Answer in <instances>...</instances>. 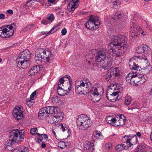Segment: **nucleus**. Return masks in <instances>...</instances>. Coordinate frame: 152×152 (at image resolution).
<instances>
[{"label": "nucleus", "instance_id": "obj_1", "mask_svg": "<svg viewBox=\"0 0 152 152\" xmlns=\"http://www.w3.org/2000/svg\"><path fill=\"white\" fill-rule=\"evenodd\" d=\"M127 40L124 35H113L109 47L112 50L113 53L117 57L123 56L127 48Z\"/></svg>", "mask_w": 152, "mask_h": 152}, {"label": "nucleus", "instance_id": "obj_2", "mask_svg": "<svg viewBox=\"0 0 152 152\" xmlns=\"http://www.w3.org/2000/svg\"><path fill=\"white\" fill-rule=\"evenodd\" d=\"M147 61L145 57L139 56L135 57L129 61V65L131 69L140 71L143 69L147 73H150L152 70V67L149 63H147Z\"/></svg>", "mask_w": 152, "mask_h": 152}, {"label": "nucleus", "instance_id": "obj_3", "mask_svg": "<svg viewBox=\"0 0 152 152\" xmlns=\"http://www.w3.org/2000/svg\"><path fill=\"white\" fill-rule=\"evenodd\" d=\"M109 54L107 49H102L97 51L95 58L96 62L104 69L110 67L111 65L112 58Z\"/></svg>", "mask_w": 152, "mask_h": 152}, {"label": "nucleus", "instance_id": "obj_4", "mask_svg": "<svg viewBox=\"0 0 152 152\" xmlns=\"http://www.w3.org/2000/svg\"><path fill=\"white\" fill-rule=\"evenodd\" d=\"M53 57V54L49 50L41 49L36 51L35 59L36 61H41L42 59L45 60L44 64L48 66L51 62Z\"/></svg>", "mask_w": 152, "mask_h": 152}, {"label": "nucleus", "instance_id": "obj_5", "mask_svg": "<svg viewBox=\"0 0 152 152\" xmlns=\"http://www.w3.org/2000/svg\"><path fill=\"white\" fill-rule=\"evenodd\" d=\"M126 80L127 83L131 84H134L139 85L145 82L146 80V77L143 75L138 73H131L127 75Z\"/></svg>", "mask_w": 152, "mask_h": 152}, {"label": "nucleus", "instance_id": "obj_6", "mask_svg": "<svg viewBox=\"0 0 152 152\" xmlns=\"http://www.w3.org/2000/svg\"><path fill=\"white\" fill-rule=\"evenodd\" d=\"M10 141L11 142L7 144V145L9 146H11L12 143L20 142L24 139V131L23 130H19L18 129H15L10 131Z\"/></svg>", "mask_w": 152, "mask_h": 152}, {"label": "nucleus", "instance_id": "obj_7", "mask_svg": "<svg viewBox=\"0 0 152 152\" xmlns=\"http://www.w3.org/2000/svg\"><path fill=\"white\" fill-rule=\"evenodd\" d=\"M75 90L78 94H83L84 89L89 90L91 86L90 81L86 78L82 80L80 79L77 80L75 81Z\"/></svg>", "mask_w": 152, "mask_h": 152}, {"label": "nucleus", "instance_id": "obj_8", "mask_svg": "<svg viewBox=\"0 0 152 152\" xmlns=\"http://www.w3.org/2000/svg\"><path fill=\"white\" fill-rule=\"evenodd\" d=\"M31 54L29 50H26L20 53L17 59L18 65H20L23 69L26 68L30 65V58Z\"/></svg>", "mask_w": 152, "mask_h": 152}, {"label": "nucleus", "instance_id": "obj_9", "mask_svg": "<svg viewBox=\"0 0 152 152\" xmlns=\"http://www.w3.org/2000/svg\"><path fill=\"white\" fill-rule=\"evenodd\" d=\"M120 88V85L116 83L111 84L108 87L106 96L109 100L112 102H114L118 99V94Z\"/></svg>", "mask_w": 152, "mask_h": 152}, {"label": "nucleus", "instance_id": "obj_10", "mask_svg": "<svg viewBox=\"0 0 152 152\" xmlns=\"http://www.w3.org/2000/svg\"><path fill=\"white\" fill-rule=\"evenodd\" d=\"M76 122L77 127L82 130L87 129L92 123L89 117L84 114L80 115L78 116Z\"/></svg>", "mask_w": 152, "mask_h": 152}, {"label": "nucleus", "instance_id": "obj_11", "mask_svg": "<svg viewBox=\"0 0 152 152\" xmlns=\"http://www.w3.org/2000/svg\"><path fill=\"white\" fill-rule=\"evenodd\" d=\"M102 89L101 88L91 87L89 89L88 92V98L93 102H97L99 101L101 99V95L99 94V90Z\"/></svg>", "mask_w": 152, "mask_h": 152}, {"label": "nucleus", "instance_id": "obj_12", "mask_svg": "<svg viewBox=\"0 0 152 152\" xmlns=\"http://www.w3.org/2000/svg\"><path fill=\"white\" fill-rule=\"evenodd\" d=\"M124 142L126 143V145L124 147L125 150H131L132 148L131 146L137 143V139L135 135H129V136L125 135L122 139Z\"/></svg>", "mask_w": 152, "mask_h": 152}, {"label": "nucleus", "instance_id": "obj_13", "mask_svg": "<svg viewBox=\"0 0 152 152\" xmlns=\"http://www.w3.org/2000/svg\"><path fill=\"white\" fill-rule=\"evenodd\" d=\"M13 27L11 25H6L4 28L0 27V36L3 38H9L14 34Z\"/></svg>", "mask_w": 152, "mask_h": 152}, {"label": "nucleus", "instance_id": "obj_14", "mask_svg": "<svg viewBox=\"0 0 152 152\" xmlns=\"http://www.w3.org/2000/svg\"><path fill=\"white\" fill-rule=\"evenodd\" d=\"M100 23L97 17L91 16L89 20L86 23L85 26L88 29L93 30L98 28Z\"/></svg>", "mask_w": 152, "mask_h": 152}, {"label": "nucleus", "instance_id": "obj_15", "mask_svg": "<svg viewBox=\"0 0 152 152\" xmlns=\"http://www.w3.org/2000/svg\"><path fill=\"white\" fill-rule=\"evenodd\" d=\"M64 77L61 78L58 84V87L57 91L58 94L61 96H64L68 92L66 90L64 89L63 87L64 86L63 84L64 83Z\"/></svg>", "mask_w": 152, "mask_h": 152}, {"label": "nucleus", "instance_id": "obj_16", "mask_svg": "<svg viewBox=\"0 0 152 152\" xmlns=\"http://www.w3.org/2000/svg\"><path fill=\"white\" fill-rule=\"evenodd\" d=\"M22 110V107L20 106H16L13 111V115L18 120L23 119L24 115Z\"/></svg>", "mask_w": 152, "mask_h": 152}, {"label": "nucleus", "instance_id": "obj_17", "mask_svg": "<svg viewBox=\"0 0 152 152\" xmlns=\"http://www.w3.org/2000/svg\"><path fill=\"white\" fill-rule=\"evenodd\" d=\"M59 129L62 130L63 132H64L66 129H68V128L66 124H62L59 125L58 126L56 127L54 129L53 128L52 133L57 139H58L56 134H58V130Z\"/></svg>", "mask_w": 152, "mask_h": 152}, {"label": "nucleus", "instance_id": "obj_18", "mask_svg": "<svg viewBox=\"0 0 152 152\" xmlns=\"http://www.w3.org/2000/svg\"><path fill=\"white\" fill-rule=\"evenodd\" d=\"M80 0H72L69 3L67 7L68 10L73 12L79 6Z\"/></svg>", "mask_w": 152, "mask_h": 152}, {"label": "nucleus", "instance_id": "obj_19", "mask_svg": "<svg viewBox=\"0 0 152 152\" xmlns=\"http://www.w3.org/2000/svg\"><path fill=\"white\" fill-rule=\"evenodd\" d=\"M134 152H152V148L146 145L138 146Z\"/></svg>", "mask_w": 152, "mask_h": 152}, {"label": "nucleus", "instance_id": "obj_20", "mask_svg": "<svg viewBox=\"0 0 152 152\" xmlns=\"http://www.w3.org/2000/svg\"><path fill=\"white\" fill-rule=\"evenodd\" d=\"M83 149L84 152H93L94 151L93 144L88 141L86 142L83 145Z\"/></svg>", "mask_w": 152, "mask_h": 152}, {"label": "nucleus", "instance_id": "obj_21", "mask_svg": "<svg viewBox=\"0 0 152 152\" xmlns=\"http://www.w3.org/2000/svg\"><path fill=\"white\" fill-rule=\"evenodd\" d=\"M141 28L135 23L132 22L129 26V31L131 33H137L140 31Z\"/></svg>", "mask_w": 152, "mask_h": 152}, {"label": "nucleus", "instance_id": "obj_22", "mask_svg": "<svg viewBox=\"0 0 152 152\" xmlns=\"http://www.w3.org/2000/svg\"><path fill=\"white\" fill-rule=\"evenodd\" d=\"M126 121V118L123 115H119L118 117H117L115 124L116 126H123L125 124Z\"/></svg>", "mask_w": 152, "mask_h": 152}, {"label": "nucleus", "instance_id": "obj_23", "mask_svg": "<svg viewBox=\"0 0 152 152\" xmlns=\"http://www.w3.org/2000/svg\"><path fill=\"white\" fill-rule=\"evenodd\" d=\"M64 115L63 112H58L56 115L53 116L55 123L60 122L63 118Z\"/></svg>", "mask_w": 152, "mask_h": 152}, {"label": "nucleus", "instance_id": "obj_24", "mask_svg": "<svg viewBox=\"0 0 152 152\" xmlns=\"http://www.w3.org/2000/svg\"><path fill=\"white\" fill-rule=\"evenodd\" d=\"M92 135L95 138L98 140H102L104 139L103 136L99 131H94L93 132Z\"/></svg>", "mask_w": 152, "mask_h": 152}, {"label": "nucleus", "instance_id": "obj_25", "mask_svg": "<svg viewBox=\"0 0 152 152\" xmlns=\"http://www.w3.org/2000/svg\"><path fill=\"white\" fill-rule=\"evenodd\" d=\"M40 70V67L39 66H36L32 67L28 72L29 75L33 76L35 73H37Z\"/></svg>", "mask_w": 152, "mask_h": 152}, {"label": "nucleus", "instance_id": "obj_26", "mask_svg": "<svg viewBox=\"0 0 152 152\" xmlns=\"http://www.w3.org/2000/svg\"><path fill=\"white\" fill-rule=\"evenodd\" d=\"M47 113L45 110L44 107H43L39 112L38 114V117L40 119H42L45 118L47 115Z\"/></svg>", "mask_w": 152, "mask_h": 152}, {"label": "nucleus", "instance_id": "obj_27", "mask_svg": "<svg viewBox=\"0 0 152 152\" xmlns=\"http://www.w3.org/2000/svg\"><path fill=\"white\" fill-rule=\"evenodd\" d=\"M113 76L118 77L120 75V71L117 67L111 68L109 69Z\"/></svg>", "mask_w": 152, "mask_h": 152}, {"label": "nucleus", "instance_id": "obj_28", "mask_svg": "<svg viewBox=\"0 0 152 152\" xmlns=\"http://www.w3.org/2000/svg\"><path fill=\"white\" fill-rule=\"evenodd\" d=\"M106 121L107 122L111 125L116 126L115 122L116 121V118L110 116H109L107 117Z\"/></svg>", "mask_w": 152, "mask_h": 152}, {"label": "nucleus", "instance_id": "obj_29", "mask_svg": "<svg viewBox=\"0 0 152 152\" xmlns=\"http://www.w3.org/2000/svg\"><path fill=\"white\" fill-rule=\"evenodd\" d=\"M142 47H143V53H144L146 56H148L151 51L150 48L148 45L145 44L142 45Z\"/></svg>", "mask_w": 152, "mask_h": 152}, {"label": "nucleus", "instance_id": "obj_30", "mask_svg": "<svg viewBox=\"0 0 152 152\" xmlns=\"http://www.w3.org/2000/svg\"><path fill=\"white\" fill-rule=\"evenodd\" d=\"M111 1L114 9H118L120 7L121 2L120 0H111Z\"/></svg>", "mask_w": 152, "mask_h": 152}, {"label": "nucleus", "instance_id": "obj_31", "mask_svg": "<svg viewBox=\"0 0 152 152\" xmlns=\"http://www.w3.org/2000/svg\"><path fill=\"white\" fill-rule=\"evenodd\" d=\"M14 151L17 152H28V149L27 147L22 146L20 148L15 149Z\"/></svg>", "mask_w": 152, "mask_h": 152}, {"label": "nucleus", "instance_id": "obj_32", "mask_svg": "<svg viewBox=\"0 0 152 152\" xmlns=\"http://www.w3.org/2000/svg\"><path fill=\"white\" fill-rule=\"evenodd\" d=\"M126 145L123 144H118L116 146L115 149L117 151H121L123 150L124 148V147Z\"/></svg>", "mask_w": 152, "mask_h": 152}, {"label": "nucleus", "instance_id": "obj_33", "mask_svg": "<svg viewBox=\"0 0 152 152\" xmlns=\"http://www.w3.org/2000/svg\"><path fill=\"white\" fill-rule=\"evenodd\" d=\"M45 109V110L46 111L47 114H52L53 113V106H48L46 107H44Z\"/></svg>", "mask_w": 152, "mask_h": 152}, {"label": "nucleus", "instance_id": "obj_34", "mask_svg": "<svg viewBox=\"0 0 152 152\" xmlns=\"http://www.w3.org/2000/svg\"><path fill=\"white\" fill-rule=\"evenodd\" d=\"M34 102V101L33 99L30 98L27 99L26 104L28 106L31 107L33 105Z\"/></svg>", "mask_w": 152, "mask_h": 152}, {"label": "nucleus", "instance_id": "obj_35", "mask_svg": "<svg viewBox=\"0 0 152 152\" xmlns=\"http://www.w3.org/2000/svg\"><path fill=\"white\" fill-rule=\"evenodd\" d=\"M34 26V24H31V25H28L27 26L25 27L24 29L23 30L24 31H30V30H32L33 27Z\"/></svg>", "mask_w": 152, "mask_h": 152}, {"label": "nucleus", "instance_id": "obj_36", "mask_svg": "<svg viewBox=\"0 0 152 152\" xmlns=\"http://www.w3.org/2000/svg\"><path fill=\"white\" fill-rule=\"evenodd\" d=\"M37 135L38 136L36 138V140L37 142L39 143L41 142L43 139V135L40 134L39 133H37Z\"/></svg>", "mask_w": 152, "mask_h": 152}, {"label": "nucleus", "instance_id": "obj_37", "mask_svg": "<svg viewBox=\"0 0 152 152\" xmlns=\"http://www.w3.org/2000/svg\"><path fill=\"white\" fill-rule=\"evenodd\" d=\"M113 77L112 75L111 74L109 70L107 73H106L105 76V78L107 80H108L111 77Z\"/></svg>", "mask_w": 152, "mask_h": 152}, {"label": "nucleus", "instance_id": "obj_38", "mask_svg": "<svg viewBox=\"0 0 152 152\" xmlns=\"http://www.w3.org/2000/svg\"><path fill=\"white\" fill-rule=\"evenodd\" d=\"M132 101V98L130 96H129L126 97L125 101V104L126 105H128Z\"/></svg>", "mask_w": 152, "mask_h": 152}, {"label": "nucleus", "instance_id": "obj_39", "mask_svg": "<svg viewBox=\"0 0 152 152\" xmlns=\"http://www.w3.org/2000/svg\"><path fill=\"white\" fill-rule=\"evenodd\" d=\"M58 145V147L61 148H64L66 146L65 142L64 141H61L59 142Z\"/></svg>", "mask_w": 152, "mask_h": 152}, {"label": "nucleus", "instance_id": "obj_40", "mask_svg": "<svg viewBox=\"0 0 152 152\" xmlns=\"http://www.w3.org/2000/svg\"><path fill=\"white\" fill-rule=\"evenodd\" d=\"M38 130L37 127H34L31 128L30 130L31 133L33 135L37 134Z\"/></svg>", "mask_w": 152, "mask_h": 152}, {"label": "nucleus", "instance_id": "obj_41", "mask_svg": "<svg viewBox=\"0 0 152 152\" xmlns=\"http://www.w3.org/2000/svg\"><path fill=\"white\" fill-rule=\"evenodd\" d=\"M136 50L137 53H143L142 45L140 46L137 47L136 48Z\"/></svg>", "mask_w": 152, "mask_h": 152}, {"label": "nucleus", "instance_id": "obj_42", "mask_svg": "<svg viewBox=\"0 0 152 152\" xmlns=\"http://www.w3.org/2000/svg\"><path fill=\"white\" fill-rule=\"evenodd\" d=\"M47 18L51 23L54 20L55 18L53 15V14H51L48 15Z\"/></svg>", "mask_w": 152, "mask_h": 152}, {"label": "nucleus", "instance_id": "obj_43", "mask_svg": "<svg viewBox=\"0 0 152 152\" xmlns=\"http://www.w3.org/2000/svg\"><path fill=\"white\" fill-rule=\"evenodd\" d=\"M53 113H58V112H60V109L58 107H56L55 106H53Z\"/></svg>", "mask_w": 152, "mask_h": 152}, {"label": "nucleus", "instance_id": "obj_44", "mask_svg": "<svg viewBox=\"0 0 152 152\" xmlns=\"http://www.w3.org/2000/svg\"><path fill=\"white\" fill-rule=\"evenodd\" d=\"M112 145L111 143L107 142L105 144V148L107 150H109L112 148Z\"/></svg>", "mask_w": 152, "mask_h": 152}, {"label": "nucleus", "instance_id": "obj_45", "mask_svg": "<svg viewBox=\"0 0 152 152\" xmlns=\"http://www.w3.org/2000/svg\"><path fill=\"white\" fill-rule=\"evenodd\" d=\"M41 23L45 25L48 24L50 23H51L50 21L47 18L45 19H44L41 21Z\"/></svg>", "mask_w": 152, "mask_h": 152}, {"label": "nucleus", "instance_id": "obj_46", "mask_svg": "<svg viewBox=\"0 0 152 152\" xmlns=\"http://www.w3.org/2000/svg\"><path fill=\"white\" fill-rule=\"evenodd\" d=\"M47 121L48 123L50 124H53L55 123L54 120H53V117L49 118L47 120Z\"/></svg>", "mask_w": 152, "mask_h": 152}, {"label": "nucleus", "instance_id": "obj_47", "mask_svg": "<svg viewBox=\"0 0 152 152\" xmlns=\"http://www.w3.org/2000/svg\"><path fill=\"white\" fill-rule=\"evenodd\" d=\"M59 98L56 96H54L53 97L52 101L55 103H57L58 102Z\"/></svg>", "mask_w": 152, "mask_h": 152}, {"label": "nucleus", "instance_id": "obj_48", "mask_svg": "<svg viewBox=\"0 0 152 152\" xmlns=\"http://www.w3.org/2000/svg\"><path fill=\"white\" fill-rule=\"evenodd\" d=\"M57 31V29L54 26L48 32V34L50 33L52 34Z\"/></svg>", "mask_w": 152, "mask_h": 152}, {"label": "nucleus", "instance_id": "obj_49", "mask_svg": "<svg viewBox=\"0 0 152 152\" xmlns=\"http://www.w3.org/2000/svg\"><path fill=\"white\" fill-rule=\"evenodd\" d=\"M67 32V30L66 28H64L62 29L61 31V35L62 36H64L66 34Z\"/></svg>", "mask_w": 152, "mask_h": 152}, {"label": "nucleus", "instance_id": "obj_50", "mask_svg": "<svg viewBox=\"0 0 152 152\" xmlns=\"http://www.w3.org/2000/svg\"><path fill=\"white\" fill-rule=\"evenodd\" d=\"M139 104L137 102H135L132 105V109L133 108H135L136 107H139Z\"/></svg>", "mask_w": 152, "mask_h": 152}, {"label": "nucleus", "instance_id": "obj_51", "mask_svg": "<svg viewBox=\"0 0 152 152\" xmlns=\"http://www.w3.org/2000/svg\"><path fill=\"white\" fill-rule=\"evenodd\" d=\"M55 0H48V2L45 5L46 6L48 7L50 6V4L49 3H53L55 1Z\"/></svg>", "mask_w": 152, "mask_h": 152}, {"label": "nucleus", "instance_id": "obj_52", "mask_svg": "<svg viewBox=\"0 0 152 152\" xmlns=\"http://www.w3.org/2000/svg\"><path fill=\"white\" fill-rule=\"evenodd\" d=\"M86 60L87 61H88V64H91V61H92V58L91 56L89 58H87L86 59Z\"/></svg>", "mask_w": 152, "mask_h": 152}, {"label": "nucleus", "instance_id": "obj_53", "mask_svg": "<svg viewBox=\"0 0 152 152\" xmlns=\"http://www.w3.org/2000/svg\"><path fill=\"white\" fill-rule=\"evenodd\" d=\"M139 32H140L141 33V34L142 36L143 37L146 35V32H145L144 31H142L141 29L140 31H139Z\"/></svg>", "mask_w": 152, "mask_h": 152}, {"label": "nucleus", "instance_id": "obj_54", "mask_svg": "<svg viewBox=\"0 0 152 152\" xmlns=\"http://www.w3.org/2000/svg\"><path fill=\"white\" fill-rule=\"evenodd\" d=\"M48 31H42L41 32V34L42 35H46V36L50 35V33L48 34Z\"/></svg>", "mask_w": 152, "mask_h": 152}, {"label": "nucleus", "instance_id": "obj_55", "mask_svg": "<svg viewBox=\"0 0 152 152\" xmlns=\"http://www.w3.org/2000/svg\"><path fill=\"white\" fill-rule=\"evenodd\" d=\"M36 94V92L35 91H34L33 92L30 96V98L31 99H33V98Z\"/></svg>", "mask_w": 152, "mask_h": 152}, {"label": "nucleus", "instance_id": "obj_56", "mask_svg": "<svg viewBox=\"0 0 152 152\" xmlns=\"http://www.w3.org/2000/svg\"><path fill=\"white\" fill-rule=\"evenodd\" d=\"M65 77L69 79V83H70V85H71V79L70 77L68 75H66L65 76Z\"/></svg>", "mask_w": 152, "mask_h": 152}, {"label": "nucleus", "instance_id": "obj_57", "mask_svg": "<svg viewBox=\"0 0 152 152\" xmlns=\"http://www.w3.org/2000/svg\"><path fill=\"white\" fill-rule=\"evenodd\" d=\"M37 2H39L41 4H42L43 5H44V4L45 3L44 0H36Z\"/></svg>", "mask_w": 152, "mask_h": 152}, {"label": "nucleus", "instance_id": "obj_58", "mask_svg": "<svg viewBox=\"0 0 152 152\" xmlns=\"http://www.w3.org/2000/svg\"><path fill=\"white\" fill-rule=\"evenodd\" d=\"M7 13H8L9 14L12 15L13 14V12L12 10H7Z\"/></svg>", "mask_w": 152, "mask_h": 152}, {"label": "nucleus", "instance_id": "obj_59", "mask_svg": "<svg viewBox=\"0 0 152 152\" xmlns=\"http://www.w3.org/2000/svg\"><path fill=\"white\" fill-rule=\"evenodd\" d=\"M5 18L4 15L3 14H0V19H3Z\"/></svg>", "mask_w": 152, "mask_h": 152}, {"label": "nucleus", "instance_id": "obj_60", "mask_svg": "<svg viewBox=\"0 0 152 152\" xmlns=\"http://www.w3.org/2000/svg\"><path fill=\"white\" fill-rule=\"evenodd\" d=\"M31 1H28V2H27V3L26 4V6H27L28 7L31 6Z\"/></svg>", "mask_w": 152, "mask_h": 152}, {"label": "nucleus", "instance_id": "obj_61", "mask_svg": "<svg viewBox=\"0 0 152 152\" xmlns=\"http://www.w3.org/2000/svg\"><path fill=\"white\" fill-rule=\"evenodd\" d=\"M60 26L59 24H58L57 25H56L54 26L55 27L56 29H57V30H58L59 29V26Z\"/></svg>", "mask_w": 152, "mask_h": 152}, {"label": "nucleus", "instance_id": "obj_62", "mask_svg": "<svg viewBox=\"0 0 152 152\" xmlns=\"http://www.w3.org/2000/svg\"><path fill=\"white\" fill-rule=\"evenodd\" d=\"M136 134L139 137H140L141 135V134L140 132H137L136 133Z\"/></svg>", "mask_w": 152, "mask_h": 152}, {"label": "nucleus", "instance_id": "obj_63", "mask_svg": "<svg viewBox=\"0 0 152 152\" xmlns=\"http://www.w3.org/2000/svg\"><path fill=\"white\" fill-rule=\"evenodd\" d=\"M97 52V50L96 49H93L91 50V52L93 54L95 53H96Z\"/></svg>", "mask_w": 152, "mask_h": 152}, {"label": "nucleus", "instance_id": "obj_64", "mask_svg": "<svg viewBox=\"0 0 152 152\" xmlns=\"http://www.w3.org/2000/svg\"><path fill=\"white\" fill-rule=\"evenodd\" d=\"M43 137L45 139H47L48 138V135L46 134L43 135Z\"/></svg>", "mask_w": 152, "mask_h": 152}]
</instances>
